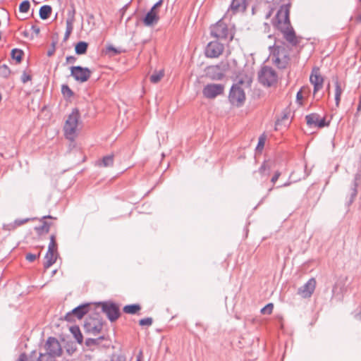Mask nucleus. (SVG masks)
<instances>
[{
    "instance_id": "nucleus-45",
    "label": "nucleus",
    "mask_w": 361,
    "mask_h": 361,
    "mask_svg": "<svg viewBox=\"0 0 361 361\" xmlns=\"http://www.w3.org/2000/svg\"><path fill=\"white\" fill-rule=\"evenodd\" d=\"M163 0H159L157 1L149 10L150 11H152L153 13H157L159 14V8L162 5Z\"/></svg>"
},
{
    "instance_id": "nucleus-64",
    "label": "nucleus",
    "mask_w": 361,
    "mask_h": 361,
    "mask_svg": "<svg viewBox=\"0 0 361 361\" xmlns=\"http://www.w3.org/2000/svg\"><path fill=\"white\" fill-rule=\"evenodd\" d=\"M97 339H99V343L100 341L104 339V336H100V337L97 338Z\"/></svg>"
},
{
    "instance_id": "nucleus-16",
    "label": "nucleus",
    "mask_w": 361,
    "mask_h": 361,
    "mask_svg": "<svg viewBox=\"0 0 361 361\" xmlns=\"http://www.w3.org/2000/svg\"><path fill=\"white\" fill-rule=\"evenodd\" d=\"M316 283L314 278L310 279L305 284L298 288V293L304 298H310L314 291Z\"/></svg>"
},
{
    "instance_id": "nucleus-18",
    "label": "nucleus",
    "mask_w": 361,
    "mask_h": 361,
    "mask_svg": "<svg viewBox=\"0 0 361 361\" xmlns=\"http://www.w3.org/2000/svg\"><path fill=\"white\" fill-rule=\"evenodd\" d=\"M310 82L314 85V94L323 87L324 79L319 68H314L310 77Z\"/></svg>"
},
{
    "instance_id": "nucleus-24",
    "label": "nucleus",
    "mask_w": 361,
    "mask_h": 361,
    "mask_svg": "<svg viewBox=\"0 0 361 361\" xmlns=\"http://www.w3.org/2000/svg\"><path fill=\"white\" fill-rule=\"evenodd\" d=\"M75 10H73L72 14L66 19V30L64 35L63 41L66 42L70 37L73 29V23L75 20L74 18Z\"/></svg>"
},
{
    "instance_id": "nucleus-38",
    "label": "nucleus",
    "mask_w": 361,
    "mask_h": 361,
    "mask_svg": "<svg viewBox=\"0 0 361 361\" xmlns=\"http://www.w3.org/2000/svg\"><path fill=\"white\" fill-rule=\"evenodd\" d=\"M122 52L121 49L114 47L113 45H109L106 47V54L111 53L110 56L118 55Z\"/></svg>"
},
{
    "instance_id": "nucleus-30",
    "label": "nucleus",
    "mask_w": 361,
    "mask_h": 361,
    "mask_svg": "<svg viewBox=\"0 0 361 361\" xmlns=\"http://www.w3.org/2000/svg\"><path fill=\"white\" fill-rule=\"evenodd\" d=\"M88 48V43L80 41L78 42L75 46V51L78 55L86 54Z\"/></svg>"
},
{
    "instance_id": "nucleus-41",
    "label": "nucleus",
    "mask_w": 361,
    "mask_h": 361,
    "mask_svg": "<svg viewBox=\"0 0 361 361\" xmlns=\"http://www.w3.org/2000/svg\"><path fill=\"white\" fill-rule=\"evenodd\" d=\"M273 303H269L261 310V313L263 314H271L273 312Z\"/></svg>"
},
{
    "instance_id": "nucleus-40",
    "label": "nucleus",
    "mask_w": 361,
    "mask_h": 361,
    "mask_svg": "<svg viewBox=\"0 0 361 361\" xmlns=\"http://www.w3.org/2000/svg\"><path fill=\"white\" fill-rule=\"evenodd\" d=\"M281 175V173L279 171H275L274 176L271 178V182L273 184V186L268 189V193H270L273 190L274 185L276 183Z\"/></svg>"
},
{
    "instance_id": "nucleus-2",
    "label": "nucleus",
    "mask_w": 361,
    "mask_h": 361,
    "mask_svg": "<svg viewBox=\"0 0 361 361\" xmlns=\"http://www.w3.org/2000/svg\"><path fill=\"white\" fill-rule=\"evenodd\" d=\"M247 82L250 84L251 79L247 75L245 76V80L243 78L238 77V82L233 84L228 94V100L230 103L237 107L242 106L245 101V93L244 90L241 87V85Z\"/></svg>"
},
{
    "instance_id": "nucleus-59",
    "label": "nucleus",
    "mask_w": 361,
    "mask_h": 361,
    "mask_svg": "<svg viewBox=\"0 0 361 361\" xmlns=\"http://www.w3.org/2000/svg\"><path fill=\"white\" fill-rule=\"evenodd\" d=\"M296 98H297L298 101H300V100L302 99L303 97H302V91L301 90L298 92L297 95H296Z\"/></svg>"
},
{
    "instance_id": "nucleus-47",
    "label": "nucleus",
    "mask_w": 361,
    "mask_h": 361,
    "mask_svg": "<svg viewBox=\"0 0 361 361\" xmlns=\"http://www.w3.org/2000/svg\"><path fill=\"white\" fill-rule=\"evenodd\" d=\"M163 0H159L157 1L149 10L150 11H152L153 13H157L159 14V8L162 5Z\"/></svg>"
},
{
    "instance_id": "nucleus-17",
    "label": "nucleus",
    "mask_w": 361,
    "mask_h": 361,
    "mask_svg": "<svg viewBox=\"0 0 361 361\" xmlns=\"http://www.w3.org/2000/svg\"><path fill=\"white\" fill-rule=\"evenodd\" d=\"M206 76L212 80H221L224 77V70L219 65L210 66L205 69Z\"/></svg>"
},
{
    "instance_id": "nucleus-62",
    "label": "nucleus",
    "mask_w": 361,
    "mask_h": 361,
    "mask_svg": "<svg viewBox=\"0 0 361 361\" xmlns=\"http://www.w3.org/2000/svg\"><path fill=\"white\" fill-rule=\"evenodd\" d=\"M357 110V111H361V94L360 97V102H359Z\"/></svg>"
},
{
    "instance_id": "nucleus-22",
    "label": "nucleus",
    "mask_w": 361,
    "mask_h": 361,
    "mask_svg": "<svg viewBox=\"0 0 361 361\" xmlns=\"http://www.w3.org/2000/svg\"><path fill=\"white\" fill-rule=\"evenodd\" d=\"M58 257H59L58 252L47 250V252L45 255V257H44L45 262H44V269H47L51 266H52L56 262Z\"/></svg>"
},
{
    "instance_id": "nucleus-23",
    "label": "nucleus",
    "mask_w": 361,
    "mask_h": 361,
    "mask_svg": "<svg viewBox=\"0 0 361 361\" xmlns=\"http://www.w3.org/2000/svg\"><path fill=\"white\" fill-rule=\"evenodd\" d=\"M159 16L157 13L148 11L143 18V23L146 26H152L158 23Z\"/></svg>"
},
{
    "instance_id": "nucleus-57",
    "label": "nucleus",
    "mask_w": 361,
    "mask_h": 361,
    "mask_svg": "<svg viewBox=\"0 0 361 361\" xmlns=\"http://www.w3.org/2000/svg\"><path fill=\"white\" fill-rule=\"evenodd\" d=\"M76 61V58L73 56H68L66 57L67 63H74Z\"/></svg>"
},
{
    "instance_id": "nucleus-1",
    "label": "nucleus",
    "mask_w": 361,
    "mask_h": 361,
    "mask_svg": "<svg viewBox=\"0 0 361 361\" xmlns=\"http://www.w3.org/2000/svg\"><path fill=\"white\" fill-rule=\"evenodd\" d=\"M291 3L280 6L275 17L272 19L273 25L279 30L283 38L293 47L298 46L301 40L300 37L296 36L295 32L290 21V8Z\"/></svg>"
},
{
    "instance_id": "nucleus-42",
    "label": "nucleus",
    "mask_w": 361,
    "mask_h": 361,
    "mask_svg": "<svg viewBox=\"0 0 361 361\" xmlns=\"http://www.w3.org/2000/svg\"><path fill=\"white\" fill-rule=\"evenodd\" d=\"M41 255L40 252H38L37 254H32V253H27L25 255V259L30 262H33L35 259L39 258Z\"/></svg>"
},
{
    "instance_id": "nucleus-10",
    "label": "nucleus",
    "mask_w": 361,
    "mask_h": 361,
    "mask_svg": "<svg viewBox=\"0 0 361 361\" xmlns=\"http://www.w3.org/2000/svg\"><path fill=\"white\" fill-rule=\"evenodd\" d=\"M224 89V85L210 83L204 87L202 94L205 98L212 99L223 94Z\"/></svg>"
},
{
    "instance_id": "nucleus-49",
    "label": "nucleus",
    "mask_w": 361,
    "mask_h": 361,
    "mask_svg": "<svg viewBox=\"0 0 361 361\" xmlns=\"http://www.w3.org/2000/svg\"><path fill=\"white\" fill-rule=\"evenodd\" d=\"M32 80V75L27 74L26 72H23L21 75V81L23 83H26L27 82Z\"/></svg>"
},
{
    "instance_id": "nucleus-56",
    "label": "nucleus",
    "mask_w": 361,
    "mask_h": 361,
    "mask_svg": "<svg viewBox=\"0 0 361 361\" xmlns=\"http://www.w3.org/2000/svg\"><path fill=\"white\" fill-rule=\"evenodd\" d=\"M31 29L35 33L36 35H38L40 32V28L37 25H32Z\"/></svg>"
},
{
    "instance_id": "nucleus-44",
    "label": "nucleus",
    "mask_w": 361,
    "mask_h": 361,
    "mask_svg": "<svg viewBox=\"0 0 361 361\" xmlns=\"http://www.w3.org/2000/svg\"><path fill=\"white\" fill-rule=\"evenodd\" d=\"M264 143H265V137L264 136L259 137L258 144L256 147V150L261 151L264 148Z\"/></svg>"
},
{
    "instance_id": "nucleus-26",
    "label": "nucleus",
    "mask_w": 361,
    "mask_h": 361,
    "mask_svg": "<svg viewBox=\"0 0 361 361\" xmlns=\"http://www.w3.org/2000/svg\"><path fill=\"white\" fill-rule=\"evenodd\" d=\"M141 308V305L139 304H131L125 305L123 308V311L126 314H136L140 311Z\"/></svg>"
},
{
    "instance_id": "nucleus-32",
    "label": "nucleus",
    "mask_w": 361,
    "mask_h": 361,
    "mask_svg": "<svg viewBox=\"0 0 361 361\" xmlns=\"http://www.w3.org/2000/svg\"><path fill=\"white\" fill-rule=\"evenodd\" d=\"M11 58L16 60L17 63H20L24 55V52L21 49H13L11 51Z\"/></svg>"
},
{
    "instance_id": "nucleus-53",
    "label": "nucleus",
    "mask_w": 361,
    "mask_h": 361,
    "mask_svg": "<svg viewBox=\"0 0 361 361\" xmlns=\"http://www.w3.org/2000/svg\"><path fill=\"white\" fill-rule=\"evenodd\" d=\"M56 42H53L51 43V48H50V49H49L47 51L48 56H51L54 54L55 50H56Z\"/></svg>"
},
{
    "instance_id": "nucleus-39",
    "label": "nucleus",
    "mask_w": 361,
    "mask_h": 361,
    "mask_svg": "<svg viewBox=\"0 0 361 361\" xmlns=\"http://www.w3.org/2000/svg\"><path fill=\"white\" fill-rule=\"evenodd\" d=\"M30 7V1L27 0L23 1L19 6V11L21 13H27Z\"/></svg>"
},
{
    "instance_id": "nucleus-36",
    "label": "nucleus",
    "mask_w": 361,
    "mask_h": 361,
    "mask_svg": "<svg viewBox=\"0 0 361 361\" xmlns=\"http://www.w3.org/2000/svg\"><path fill=\"white\" fill-rule=\"evenodd\" d=\"M61 92L66 98H71L73 95V92L71 90L68 85H62Z\"/></svg>"
},
{
    "instance_id": "nucleus-46",
    "label": "nucleus",
    "mask_w": 361,
    "mask_h": 361,
    "mask_svg": "<svg viewBox=\"0 0 361 361\" xmlns=\"http://www.w3.org/2000/svg\"><path fill=\"white\" fill-rule=\"evenodd\" d=\"M163 0H159L157 1L149 10L150 11H152L153 13H157L159 14V8L162 5Z\"/></svg>"
},
{
    "instance_id": "nucleus-60",
    "label": "nucleus",
    "mask_w": 361,
    "mask_h": 361,
    "mask_svg": "<svg viewBox=\"0 0 361 361\" xmlns=\"http://www.w3.org/2000/svg\"><path fill=\"white\" fill-rule=\"evenodd\" d=\"M355 21L356 23H361V13L357 15L355 18Z\"/></svg>"
},
{
    "instance_id": "nucleus-15",
    "label": "nucleus",
    "mask_w": 361,
    "mask_h": 361,
    "mask_svg": "<svg viewBox=\"0 0 361 361\" xmlns=\"http://www.w3.org/2000/svg\"><path fill=\"white\" fill-rule=\"evenodd\" d=\"M46 353L56 357L60 356L62 353V348L60 343L54 337H49L45 344Z\"/></svg>"
},
{
    "instance_id": "nucleus-51",
    "label": "nucleus",
    "mask_w": 361,
    "mask_h": 361,
    "mask_svg": "<svg viewBox=\"0 0 361 361\" xmlns=\"http://www.w3.org/2000/svg\"><path fill=\"white\" fill-rule=\"evenodd\" d=\"M111 361H126V358L121 355H113Z\"/></svg>"
},
{
    "instance_id": "nucleus-19",
    "label": "nucleus",
    "mask_w": 361,
    "mask_h": 361,
    "mask_svg": "<svg viewBox=\"0 0 361 361\" xmlns=\"http://www.w3.org/2000/svg\"><path fill=\"white\" fill-rule=\"evenodd\" d=\"M47 219H56V218L50 215L42 216L39 220L42 224L41 226L35 227V230L39 235L48 233L50 228L54 225L53 222L47 221Z\"/></svg>"
},
{
    "instance_id": "nucleus-43",
    "label": "nucleus",
    "mask_w": 361,
    "mask_h": 361,
    "mask_svg": "<svg viewBox=\"0 0 361 361\" xmlns=\"http://www.w3.org/2000/svg\"><path fill=\"white\" fill-rule=\"evenodd\" d=\"M153 319L152 317H147L139 320V324L142 326H149L152 324Z\"/></svg>"
},
{
    "instance_id": "nucleus-34",
    "label": "nucleus",
    "mask_w": 361,
    "mask_h": 361,
    "mask_svg": "<svg viewBox=\"0 0 361 361\" xmlns=\"http://www.w3.org/2000/svg\"><path fill=\"white\" fill-rule=\"evenodd\" d=\"M58 245L56 240V235L54 234L51 235L50 242L48 246L49 251L58 252Z\"/></svg>"
},
{
    "instance_id": "nucleus-48",
    "label": "nucleus",
    "mask_w": 361,
    "mask_h": 361,
    "mask_svg": "<svg viewBox=\"0 0 361 361\" xmlns=\"http://www.w3.org/2000/svg\"><path fill=\"white\" fill-rule=\"evenodd\" d=\"M35 219H32V220H34ZM31 220V219H16L14 223H15V225H16V228L18 226H20L25 224H26L27 222L30 221Z\"/></svg>"
},
{
    "instance_id": "nucleus-27",
    "label": "nucleus",
    "mask_w": 361,
    "mask_h": 361,
    "mask_svg": "<svg viewBox=\"0 0 361 361\" xmlns=\"http://www.w3.org/2000/svg\"><path fill=\"white\" fill-rule=\"evenodd\" d=\"M51 12H52V8L51 6L44 5L42 6H41V8H39V17L42 20L48 19L50 17Z\"/></svg>"
},
{
    "instance_id": "nucleus-52",
    "label": "nucleus",
    "mask_w": 361,
    "mask_h": 361,
    "mask_svg": "<svg viewBox=\"0 0 361 361\" xmlns=\"http://www.w3.org/2000/svg\"><path fill=\"white\" fill-rule=\"evenodd\" d=\"M86 345L87 346L92 345H98L99 344V339L96 338H87L85 342Z\"/></svg>"
},
{
    "instance_id": "nucleus-7",
    "label": "nucleus",
    "mask_w": 361,
    "mask_h": 361,
    "mask_svg": "<svg viewBox=\"0 0 361 361\" xmlns=\"http://www.w3.org/2000/svg\"><path fill=\"white\" fill-rule=\"evenodd\" d=\"M259 82L267 87L276 83L278 80V75L276 72L269 66H263L258 73Z\"/></svg>"
},
{
    "instance_id": "nucleus-63",
    "label": "nucleus",
    "mask_w": 361,
    "mask_h": 361,
    "mask_svg": "<svg viewBox=\"0 0 361 361\" xmlns=\"http://www.w3.org/2000/svg\"><path fill=\"white\" fill-rule=\"evenodd\" d=\"M289 185V183H284V184H283V185H281L276 186V188H281V187H283V186H286V185Z\"/></svg>"
},
{
    "instance_id": "nucleus-28",
    "label": "nucleus",
    "mask_w": 361,
    "mask_h": 361,
    "mask_svg": "<svg viewBox=\"0 0 361 361\" xmlns=\"http://www.w3.org/2000/svg\"><path fill=\"white\" fill-rule=\"evenodd\" d=\"M114 155L113 154L104 156L101 160L99 161L98 165L99 166L104 167L112 166L114 165Z\"/></svg>"
},
{
    "instance_id": "nucleus-55",
    "label": "nucleus",
    "mask_w": 361,
    "mask_h": 361,
    "mask_svg": "<svg viewBox=\"0 0 361 361\" xmlns=\"http://www.w3.org/2000/svg\"><path fill=\"white\" fill-rule=\"evenodd\" d=\"M16 361H32L27 360V356L25 353H21Z\"/></svg>"
},
{
    "instance_id": "nucleus-9",
    "label": "nucleus",
    "mask_w": 361,
    "mask_h": 361,
    "mask_svg": "<svg viewBox=\"0 0 361 361\" xmlns=\"http://www.w3.org/2000/svg\"><path fill=\"white\" fill-rule=\"evenodd\" d=\"M92 310L91 303H84L76 307L72 311L68 312L64 316V319L68 322H73L75 318L81 319L85 314L89 313Z\"/></svg>"
},
{
    "instance_id": "nucleus-14",
    "label": "nucleus",
    "mask_w": 361,
    "mask_h": 361,
    "mask_svg": "<svg viewBox=\"0 0 361 361\" xmlns=\"http://www.w3.org/2000/svg\"><path fill=\"white\" fill-rule=\"evenodd\" d=\"M347 278L340 277L336 281L332 288V298L342 300L344 293L347 291L345 286Z\"/></svg>"
},
{
    "instance_id": "nucleus-37",
    "label": "nucleus",
    "mask_w": 361,
    "mask_h": 361,
    "mask_svg": "<svg viewBox=\"0 0 361 361\" xmlns=\"http://www.w3.org/2000/svg\"><path fill=\"white\" fill-rule=\"evenodd\" d=\"M55 357L47 353H40L39 357L36 361H56Z\"/></svg>"
},
{
    "instance_id": "nucleus-33",
    "label": "nucleus",
    "mask_w": 361,
    "mask_h": 361,
    "mask_svg": "<svg viewBox=\"0 0 361 361\" xmlns=\"http://www.w3.org/2000/svg\"><path fill=\"white\" fill-rule=\"evenodd\" d=\"M164 71H159V72L154 73L149 78L151 82L157 83L159 82L161 78L164 77Z\"/></svg>"
},
{
    "instance_id": "nucleus-35",
    "label": "nucleus",
    "mask_w": 361,
    "mask_h": 361,
    "mask_svg": "<svg viewBox=\"0 0 361 361\" xmlns=\"http://www.w3.org/2000/svg\"><path fill=\"white\" fill-rule=\"evenodd\" d=\"M11 74V70L6 64L0 65V77L7 78Z\"/></svg>"
},
{
    "instance_id": "nucleus-12",
    "label": "nucleus",
    "mask_w": 361,
    "mask_h": 361,
    "mask_svg": "<svg viewBox=\"0 0 361 361\" xmlns=\"http://www.w3.org/2000/svg\"><path fill=\"white\" fill-rule=\"evenodd\" d=\"M224 45L217 40L212 41L207 45L204 51L205 56L208 58H217L222 54Z\"/></svg>"
},
{
    "instance_id": "nucleus-3",
    "label": "nucleus",
    "mask_w": 361,
    "mask_h": 361,
    "mask_svg": "<svg viewBox=\"0 0 361 361\" xmlns=\"http://www.w3.org/2000/svg\"><path fill=\"white\" fill-rule=\"evenodd\" d=\"M80 118V114L79 110L77 108L73 109L63 126L64 135L66 138L69 140L73 139Z\"/></svg>"
},
{
    "instance_id": "nucleus-21",
    "label": "nucleus",
    "mask_w": 361,
    "mask_h": 361,
    "mask_svg": "<svg viewBox=\"0 0 361 361\" xmlns=\"http://www.w3.org/2000/svg\"><path fill=\"white\" fill-rule=\"evenodd\" d=\"M273 162L271 160H265L260 167L259 168L258 171H255L253 172V174L255 175L257 173H259L262 178H267L269 176L270 171L272 168Z\"/></svg>"
},
{
    "instance_id": "nucleus-58",
    "label": "nucleus",
    "mask_w": 361,
    "mask_h": 361,
    "mask_svg": "<svg viewBox=\"0 0 361 361\" xmlns=\"http://www.w3.org/2000/svg\"><path fill=\"white\" fill-rule=\"evenodd\" d=\"M256 1L257 4H269L270 3L271 1H272L273 0H255Z\"/></svg>"
},
{
    "instance_id": "nucleus-54",
    "label": "nucleus",
    "mask_w": 361,
    "mask_h": 361,
    "mask_svg": "<svg viewBox=\"0 0 361 361\" xmlns=\"http://www.w3.org/2000/svg\"><path fill=\"white\" fill-rule=\"evenodd\" d=\"M288 119V114L283 113L281 118L277 119L276 123H282Z\"/></svg>"
},
{
    "instance_id": "nucleus-11",
    "label": "nucleus",
    "mask_w": 361,
    "mask_h": 361,
    "mask_svg": "<svg viewBox=\"0 0 361 361\" xmlns=\"http://www.w3.org/2000/svg\"><path fill=\"white\" fill-rule=\"evenodd\" d=\"M92 74V71L88 68H83L80 66L71 67V75L73 76L75 80L80 82L87 81Z\"/></svg>"
},
{
    "instance_id": "nucleus-25",
    "label": "nucleus",
    "mask_w": 361,
    "mask_h": 361,
    "mask_svg": "<svg viewBox=\"0 0 361 361\" xmlns=\"http://www.w3.org/2000/svg\"><path fill=\"white\" fill-rule=\"evenodd\" d=\"M360 182H361V174L357 173L355 175V177H354L353 188L352 189L351 197L350 200V204L354 201V199L357 195V188L360 185Z\"/></svg>"
},
{
    "instance_id": "nucleus-4",
    "label": "nucleus",
    "mask_w": 361,
    "mask_h": 361,
    "mask_svg": "<svg viewBox=\"0 0 361 361\" xmlns=\"http://www.w3.org/2000/svg\"><path fill=\"white\" fill-rule=\"evenodd\" d=\"M94 305L102 308V311L106 315L111 322H116L121 315L119 305L114 302H99Z\"/></svg>"
},
{
    "instance_id": "nucleus-20",
    "label": "nucleus",
    "mask_w": 361,
    "mask_h": 361,
    "mask_svg": "<svg viewBox=\"0 0 361 361\" xmlns=\"http://www.w3.org/2000/svg\"><path fill=\"white\" fill-rule=\"evenodd\" d=\"M250 1V0H232L229 9L233 13H236L240 11L244 12Z\"/></svg>"
},
{
    "instance_id": "nucleus-6",
    "label": "nucleus",
    "mask_w": 361,
    "mask_h": 361,
    "mask_svg": "<svg viewBox=\"0 0 361 361\" xmlns=\"http://www.w3.org/2000/svg\"><path fill=\"white\" fill-rule=\"evenodd\" d=\"M104 321L99 313H94L93 316L86 318L83 328L87 333L93 334H99L103 328Z\"/></svg>"
},
{
    "instance_id": "nucleus-61",
    "label": "nucleus",
    "mask_w": 361,
    "mask_h": 361,
    "mask_svg": "<svg viewBox=\"0 0 361 361\" xmlns=\"http://www.w3.org/2000/svg\"><path fill=\"white\" fill-rule=\"evenodd\" d=\"M355 317L357 320L361 322V311L359 313L356 314Z\"/></svg>"
},
{
    "instance_id": "nucleus-50",
    "label": "nucleus",
    "mask_w": 361,
    "mask_h": 361,
    "mask_svg": "<svg viewBox=\"0 0 361 361\" xmlns=\"http://www.w3.org/2000/svg\"><path fill=\"white\" fill-rule=\"evenodd\" d=\"M16 228V225H15V223H11L8 224H4L3 226V229L5 231H13Z\"/></svg>"
},
{
    "instance_id": "nucleus-8",
    "label": "nucleus",
    "mask_w": 361,
    "mask_h": 361,
    "mask_svg": "<svg viewBox=\"0 0 361 361\" xmlns=\"http://www.w3.org/2000/svg\"><path fill=\"white\" fill-rule=\"evenodd\" d=\"M290 58L287 50L283 47L276 46L272 52V61L281 69L286 68Z\"/></svg>"
},
{
    "instance_id": "nucleus-29",
    "label": "nucleus",
    "mask_w": 361,
    "mask_h": 361,
    "mask_svg": "<svg viewBox=\"0 0 361 361\" xmlns=\"http://www.w3.org/2000/svg\"><path fill=\"white\" fill-rule=\"evenodd\" d=\"M70 331L73 335L74 338L77 341V342L80 344L82 343L83 341V336L81 334V331L80 330V328L78 326H72L70 327Z\"/></svg>"
},
{
    "instance_id": "nucleus-5",
    "label": "nucleus",
    "mask_w": 361,
    "mask_h": 361,
    "mask_svg": "<svg viewBox=\"0 0 361 361\" xmlns=\"http://www.w3.org/2000/svg\"><path fill=\"white\" fill-rule=\"evenodd\" d=\"M211 36L216 39H226L229 37V41H232L234 34L229 31L228 25L222 20H219L216 24L210 27Z\"/></svg>"
},
{
    "instance_id": "nucleus-13",
    "label": "nucleus",
    "mask_w": 361,
    "mask_h": 361,
    "mask_svg": "<svg viewBox=\"0 0 361 361\" xmlns=\"http://www.w3.org/2000/svg\"><path fill=\"white\" fill-rule=\"evenodd\" d=\"M306 123L310 127L322 128L330 125V121H326V118H321L317 113H312L305 116Z\"/></svg>"
},
{
    "instance_id": "nucleus-31",
    "label": "nucleus",
    "mask_w": 361,
    "mask_h": 361,
    "mask_svg": "<svg viewBox=\"0 0 361 361\" xmlns=\"http://www.w3.org/2000/svg\"><path fill=\"white\" fill-rule=\"evenodd\" d=\"M343 92V90L341 87V84L338 79H336L335 80V101H336V106L338 107L340 104L341 101V96Z\"/></svg>"
}]
</instances>
